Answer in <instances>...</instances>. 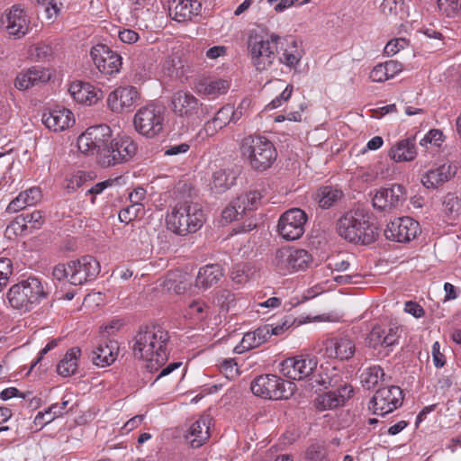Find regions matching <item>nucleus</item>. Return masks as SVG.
Masks as SVG:
<instances>
[{"label": "nucleus", "instance_id": "obj_6", "mask_svg": "<svg viewBox=\"0 0 461 461\" xmlns=\"http://www.w3.org/2000/svg\"><path fill=\"white\" fill-rule=\"evenodd\" d=\"M280 37L272 33L265 39L261 35L250 34L248 39V50L251 63L258 71L268 69L276 59V50Z\"/></svg>", "mask_w": 461, "mask_h": 461}, {"label": "nucleus", "instance_id": "obj_50", "mask_svg": "<svg viewBox=\"0 0 461 461\" xmlns=\"http://www.w3.org/2000/svg\"><path fill=\"white\" fill-rule=\"evenodd\" d=\"M230 278L237 284H243L249 280V267L244 264H239L233 267Z\"/></svg>", "mask_w": 461, "mask_h": 461}, {"label": "nucleus", "instance_id": "obj_7", "mask_svg": "<svg viewBox=\"0 0 461 461\" xmlns=\"http://www.w3.org/2000/svg\"><path fill=\"white\" fill-rule=\"evenodd\" d=\"M250 389L257 396L270 400H282L290 398L295 392L296 385L276 375H262L251 382Z\"/></svg>", "mask_w": 461, "mask_h": 461}, {"label": "nucleus", "instance_id": "obj_20", "mask_svg": "<svg viewBox=\"0 0 461 461\" xmlns=\"http://www.w3.org/2000/svg\"><path fill=\"white\" fill-rule=\"evenodd\" d=\"M373 206L379 211L391 210L402 204L405 201L404 187L393 185L389 188H381L375 194Z\"/></svg>", "mask_w": 461, "mask_h": 461}, {"label": "nucleus", "instance_id": "obj_36", "mask_svg": "<svg viewBox=\"0 0 461 461\" xmlns=\"http://www.w3.org/2000/svg\"><path fill=\"white\" fill-rule=\"evenodd\" d=\"M42 218L43 215L41 211L24 212L15 218L14 224L18 225L21 228V231L26 229L27 223H31L34 229H38L41 225Z\"/></svg>", "mask_w": 461, "mask_h": 461}, {"label": "nucleus", "instance_id": "obj_10", "mask_svg": "<svg viewBox=\"0 0 461 461\" xmlns=\"http://www.w3.org/2000/svg\"><path fill=\"white\" fill-rule=\"evenodd\" d=\"M137 151L133 140L126 135L117 136L111 140L109 148L99 157V165L104 167H113L128 162Z\"/></svg>", "mask_w": 461, "mask_h": 461}, {"label": "nucleus", "instance_id": "obj_29", "mask_svg": "<svg viewBox=\"0 0 461 461\" xmlns=\"http://www.w3.org/2000/svg\"><path fill=\"white\" fill-rule=\"evenodd\" d=\"M202 5L197 0H178L174 8H170L173 19L177 22L191 21L198 16Z\"/></svg>", "mask_w": 461, "mask_h": 461}, {"label": "nucleus", "instance_id": "obj_30", "mask_svg": "<svg viewBox=\"0 0 461 461\" xmlns=\"http://www.w3.org/2000/svg\"><path fill=\"white\" fill-rule=\"evenodd\" d=\"M415 140L405 139L398 141L389 151V156L395 162L411 161L416 158Z\"/></svg>", "mask_w": 461, "mask_h": 461}, {"label": "nucleus", "instance_id": "obj_3", "mask_svg": "<svg viewBox=\"0 0 461 461\" xmlns=\"http://www.w3.org/2000/svg\"><path fill=\"white\" fill-rule=\"evenodd\" d=\"M204 221L202 205L187 198L177 201L166 217L167 229L179 236L195 233Z\"/></svg>", "mask_w": 461, "mask_h": 461}, {"label": "nucleus", "instance_id": "obj_33", "mask_svg": "<svg viewBox=\"0 0 461 461\" xmlns=\"http://www.w3.org/2000/svg\"><path fill=\"white\" fill-rule=\"evenodd\" d=\"M230 82L225 79H211L205 80L199 84V91L212 98L224 95L230 88Z\"/></svg>", "mask_w": 461, "mask_h": 461}, {"label": "nucleus", "instance_id": "obj_2", "mask_svg": "<svg viewBox=\"0 0 461 461\" xmlns=\"http://www.w3.org/2000/svg\"><path fill=\"white\" fill-rule=\"evenodd\" d=\"M370 220L371 215L365 209L350 210L339 220L338 233L349 242L369 245L379 235L377 228Z\"/></svg>", "mask_w": 461, "mask_h": 461}, {"label": "nucleus", "instance_id": "obj_11", "mask_svg": "<svg viewBox=\"0 0 461 461\" xmlns=\"http://www.w3.org/2000/svg\"><path fill=\"white\" fill-rule=\"evenodd\" d=\"M173 112L188 120H201L211 112L209 106L200 103L199 100L187 91H178L171 97Z\"/></svg>", "mask_w": 461, "mask_h": 461}, {"label": "nucleus", "instance_id": "obj_22", "mask_svg": "<svg viewBox=\"0 0 461 461\" xmlns=\"http://www.w3.org/2000/svg\"><path fill=\"white\" fill-rule=\"evenodd\" d=\"M41 122L48 129L57 132L69 128L75 122V119L69 110L61 108L44 113Z\"/></svg>", "mask_w": 461, "mask_h": 461}, {"label": "nucleus", "instance_id": "obj_14", "mask_svg": "<svg viewBox=\"0 0 461 461\" xmlns=\"http://www.w3.org/2000/svg\"><path fill=\"white\" fill-rule=\"evenodd\" d=\"M316 357L296 356L285 359L280 365L282 375L292 380L310 379L317 368Z\"/></svg>", "mask_w": 461, "mask_h": 461}, {"label": "nucleus", "instance_id": "obj_8", "mask_svg": "<svg viewBox=\"0 0 461 461\" xmlns=\"http://www.w3.org/2000/svg\"><path fill=\"white\" fill-rule=\"evenodd\" d=\"M112 140V130L106 124L89 127L77 138L78 150L85 155H96L99 164L101 153L109 148Z\"/></svg>", "mask_w": 461, "mask_h": 461}, {"label": "nucleus", "instance_id": "obj_5", "mask_svg": "<svg viewBox=\"0 0 461 461\" xmlns=\"http://www.w3.org/2000/svg\"><path fill=\"white\" fill-rule=\"evenodd\" d=\"M47 294L39 278L29 277L12 285L7 293V299L13 308L27 312L46 298Z\"/></svg>", "mask_w": 461, "mask_h": 461}, {"label": "nucleus", "instance_id": "obj_45", "mask_svg": "<svg viewBox=\"0 0 461 461\" xmlns=\"http://www.w3.org/2000/svg\"><path fill=\"white\" fill-rule=\"evenodd\" d=\"M438 5L447 16L453 17L461 10V0H438Z\"/></svg>", "mask_w": 461, "mask_h": 461}, {"label": "nucleus", "instance_id": "obj_27", "mask_svg": "<svg viewBox=\"0 0 461 461\" xmlns=\"http://www.w3.org/2000/svg\"><path fill=\"white\" fill-rule=\"evenodd\" d=\"M223 276V271L220 265L211 264L200 268L195 279V286L206 290L219 282Z\"/></svg>", "mask_w": 461, "mask_h": 461}, {"label": "nucleus", "instance_id": "obj_40", "mask_svg": "<svg viewBox=\"0 0 461 461\" xmlns=\"http://www.w3.org/2000/svg\"><path fill=\"white\" fill-rule=\"evenodd\" d=\"M384 376V370L379 366H373L366 368L362 374V383L367 389H370L377 384Z\"/></svg>", "mask_w": 461, "mask_h": 461}, {"label": "nucleus", "instance_id": "obj_64", "mask_svg": "<svg viewBox=\"0 0 461 461\" xmlns=\"http://www.w3.org/2000/svg\"><path fill=\"white\" fill-rule=\"evenodd\" d=\"M14 86L19 90H27L33 86L28 70L25 73L19 74L14 81Z\"/></svg>", "mask_w": 461, "mask_h": 461}, {"label": "nucleus", "instance_id": "obj_12", "mask_svg": "<svg viewBox=\"0 0 461 461\" xmlns=\"http://www.w3.org/2000/svg\"><path fill=\"white\" fill-rule=\"evenodd\" d=\"M402 391L399 386L391 385L378 389L368 403L369 410L379 416H384L396 410L402 402Z\"/></svg>", "mask_w": 461, "mask_h": 461}, {"label": "nucleus", "instance_id": "obj_26", "mask_svg": "<svg viewBox=\"0 0 461 461\" xmlns=\"http://www.w3.org/2000/svg\"><path fill=\"white\" fill-rule=\"evenodd\" d=\"M326 350L330 357L348 360L355 354L356 345L350 338L345 336L330 340Z\"/></svg>", "mask_w": 461, "mask_h": 461}, {"label": "nucleus", "instance_id": "obj_48", "mask_svg": "<svg viewBox=\"0 0 461 461\" xmlns=\"http://www.w3.org/2000/svg\"><path fill=\"white\" fill-rule=\"evenodd\" d=\"M69 403L68 400L63 398L61 403H53L48 408L49 417L47 422H51L55 419L63 416L66 413V409Z\"/></svg>", "mask_w": 461, "mask_h": 461}, {"label": "nucleus", "instance_id": "obj_23", "mask_svg": "<svg viewBox=\"0 0 461 461\" xmlns=\"http://www.w3.org/2000/svg\"><path fill=\"white\" fill-rule=\"evenodd\" d=\"M71 96L77 103L92 105L103 96V92L89 83L74 82L68 89Z\"/></svg>", "mask_w": 461, "mask_h": 461}, {"label": "nucleus", "instance_id": "obj_60", "mask_svg": "<svg viewBox=\"0 0 461 461\" xmlns=\"http://www.w3.org/2000/svg\"><path fill=\"white\" fill-rule=\"evenodd\" d=\"M350 261L348 258L344 257H337L336 258H333L329 266L332 270L339 271V272H344L349 269L350 267Z\"/></svg>", "mask_w": 461, "mask_h": 461}, {"label": "nucleus", "instance_id": "obj_63", "mask_svg": "<svg viewBox=\"0 0 461 461\" xmlns=\"http://www.w3.org/2000/svg\"><path fill=\"white\" fill-rule=\"evenodd\" d=\"M294 323L293 317H285L281 324L270 325V335H280L285 330H288Z\"/></svg>", "mask_w": 461, "mask_h": 461}, {"label": "nucleus", "instance_id": "obj_49", "mask_svg": "<svg viewBox=\"0 0 461 461\" xmlns=\"http://www.w3.org/2000/svg\"><path fill=\"white\" fill-rule=\"evenodd\" d=\"M444 210L448 214L457 213L461 208V201L454 194H447L443 200Z\"/></svg>", "mask_w": 461, "mask_h": 461}, {"label": "nucleus", "instance_id": "obj_4", "mask_svg": "<svg viewBox=\"0 0 461 461\" xmlns=\"http://www.w3.org/2000/svg\"><path fill=\"white\" fill-rule=\"evenodd\" d=\"M240 153L250 167L259 172L270 168L277 158L274 144L266 137L258 135L242 139Z\"/></svg>", "mask_w": 461, "mask_h": 461}, {"label": "nucleus", "instance_id": "obj_38", "mask_svg": "<svg viewBox=\"0 0 461 461\" xmlns=\"http://www.w3.org/2000/svg\"><path fill=\"white\" fill-rule=\"evenodd\" d=\"M314 404L319 411H325L340 406L341 400L338 398L336 392L330 391L319 395L315 399Z\"/></svg>", "mask_w": 461, "mask_h": 461}, {"label": "nucleus", "instance_id": "obj_37", "mask_svg": "<svg viewBox=\"0 0 461 461\" xmlns=\"http://www.w3.org/2000/svg\"><path fill=\"white\" fill-rule=\"evenodd\" d=\"M290 249H279L275 253L272 264L278 272L285 275L286 273H290Z\"/></svg>", "mask_w": 461, "mask_h": 461}, {"label": "nucleus", "instance_id": "obj_39", "mask_svg": "<svg viewBox=\"0 0 461 461\" xmlns=\"http://www.w3.org/2000/svg\"><path fill=\"white\" fill-rule=\"evenodd\" d=\"M312 381L311 385L312 388L315 387V384L318 385H321L324 387L325 389L328 388H334L335 386L339 385V382H341V376L335 373L333 375H329L327 373L325 374H319V375H312L310 378Z\"/></svg>", "mask_w": 461, "mask_h": 461}, {"label": "nucleus", "instance_id": "obj_28", "mask_svg": "<svg viewBox=\"0 0 461 461\" xmlns=\"http://www.w3.org/2000/svg\"><path fill=\"white\" fill-rule=\"evenodd\" d=\"M269 336L270 330L268 325L260 327L254 331L247 332L244 334L240 344L235 347L234 350L240 354L244 351L255 348L266 342Z\"/></svg>", "mask_w": 461, "mask_h": 461}, {"label": "nucleus", "instance_id": "obj_56", "mask_svg": "<svg viewBox=\"0 0 461 461\" xmlns=\"http://www.w3.org/2000/svg\"><path fill=\"white\" fill-rule=\"evenodd\" d=\"M146 195L145 189L141 187L135 188L129 195L130 201L132 203L131 208L136 209L138 212L142 208L141 201L144 200Z\"/></svg>", "mask_w": 461, "mask_h": 461}, {"label": "nucleus", "instance_id": "obj_51", "mask_svg": "<svg viewBox=\"0 0 461 461\" xmlns=\"http://www.w3.org/2000/svg\"><path fill=\"white\" fill-rule=\"evenodd\" d=\"M384 336V330L380 326H375L367 336V343L372 348L378 346L384 347L383 337Z\"/></svg>", "mask_w": 461, "mask_h": 461}, {"label": "nucleus", "instance_id": "obj_25", "mask_svg": "<svg viewBox=\"0 0 461 461\" xmlns=\"http://www.w3.org/2000/svg\"><path fill=\"white\" fill-rule=\"evenodd\" d=\"M119 346L115 340L102 341L92 352L94 365L104 367L113 364L117 357Z\"/></svg>", "mask_w": 461, "mask_h": 461}, {"label": "nucleus", "instance_id": "obj_24", "mask_svg": "<svg viewBox=\"0 0 461 461\" xmlns=\"http://www.w3.org/2000/svg\"><path fill=\"white\" fill-rule=\"evenodd\" d=\"M210 424L211 418L208 415L202 416L191 424L185 435V438L193 448L202 447L209 439Z\"/></svg>", "mask_w": 461, "mask_h": 461}, {"label": "nucleus", "instance_id": "obj_13", "mask_svg": "<svg viewBox=\"0 0 461 461\" xmlns=\"http://www.w3.org/2000/svg\"><path fill=\"white\" fill-rule=\"evenodd\" d=\"M307 214L299 208L285 212L279 218L277 231L286 240L300 239L304 233Z\"/></svg>", "mask_w": 461, "mask_h": 461}, {"label": "nucleus", "instance_id": "obj_17", "mask_svg": "<svg viewBox=\"0 0 461 461\" xmlns=\"http://www.w3.org/2000/svg\"><path fill=\"white\" fill-rule=\"evenodd\" d=\"M90 56L95 66L101 73L112 76L120 71L122 57L108 46L104 44L94 46L90 51Z\"/></svg>", "mask_w": 461, "mask_h": 461}, {"label": "nucleus", "instance_id": "obj_46", "mask_svg": "<svg viewBox=\"0 0 461 461\" xmlns=\"http://www.w3.org/2000/svg\"><path fill=\"white\" fill-rule=\"evenodd\" d=\"M327 452L323 445L319 443L312 444L306 450L305 456L311 461H323Z\"/></svg>", "mask_w": 461, "mask_h": 461}, {"label": "nucleus", "instance_id": "obj_42", "mask_svg": "<svg viewBox=\"0 0 461 461\" xmlns=\"http://www.w3.org/2000/svg\"><path fill=\"white\" fill-rule=\"evenodd\" d=\"M232 105L226 104L216 113L212 119L218 124V127L223 128L230 122H232Z\"/></svg>", "mask_w": 461, "mask_h": 461}, {"label": "nucleus", "instance_id": "obj_34", "mask_svg": "<svg viewBox=\"0 0 461 461\" xmlns=\"http://www.w3.org/2000/svg\"><path fill=\"white\" fill-rule=\"evenodd\" d=\"M312 255L305 249H291L290 273L306 270L312 264Z\"/></svg>", "mask_w": 461, "mask_h": 461}, {"label": "nucleus", "instance_id": "obj_16", "mask_svg": "<svg viewBox=\"0 0 461 461\" xmlns=\"http://www.w3.org/2000/svg\"><path fill=\"white\" fill-rule=\"evenodd\" d=\"M420 224L411 217H401L391 221L384 230L387 240L396 242H409L420 232Z\"/></svg>", "mask_w": 461, "mask_h": 461}, {"label": "nucleus", "instance_id": "obj_52", "mask_svg": "<svg viewBox=\"0 0 461 461\" xmlns=\"http://www.w3.org/2000/svg\"><path fill=\"white\" fill-rule=\"evenodd\" d=\"M222 219L226 222H231L233 221H237L242 218V214L239 208L236 206L234 201H232L223 211L221 213Z\"/></svg>", "mask_w": 461, "mask_h": 461}, {"label": "nucleus", "instance_id": "obj_62", "mask_svg": "<svg viewBox=\"0 0 461 461\" xmlns=\"http://www.w3.org/2000/svg\"><path fill=\"white\" fill-rule=\"evenodd\" d=\"M369 77L372 81L379 83L389 79L383 63L375 66Z\"/></svg>", "mask_w": 461, "mask_h": 461}, {"label": "nucleus", "instance_id": "obj_61", "mask_svg": "<svg viewBox=\"0 0 461 461\" xmlns=\"http://www.w3.org/2000/svg\"><path fill=\"white\" fill-rule=\"evenodd\" d=\"M292 93H293V86L287 85L286 87L285 88V90L280 94V95L277 96L276 98H275L274 100H272L271 103L268 104V106L271 109H275V108L281 106L282 102H286L290 99Z\"/></svg>", "mask_w": 461, "mask_h": 461}, {"label": "nucleus", "instance_id": "obj_55", "mask_svg": "<svg viewBox=\"0 0 461 461\" xmlns=\"http://www.w3.org/2000/svg\"><path fill=\"white\" fill-rule=\"evenodd\" d=\"M87 177L88 176L85 172H77L68 180L67 188L71 191H76L83 185V184L87 180Z\"/></svg>", "mask_w": 461, "mask_h": 461}, {"label": "nucleus", "instance_id": "obj_53", "mask_svg": "<svg viewBox=\"0 0 461 461\" xmlns=\"http://www.w3.org/2000/svg\"><path fill=\"white\" fill-rule=\"evenodd\" d=\"M443 141V133L439 130H430L424 138L420 140V145L425 146L427 143L433 144L435 146H440Z\"/></svg>", "mask_w": 461, "mask_h": 461}, {"label": "nucleus", "instance_id": "obj_1", "mask_svg": "<svg viewBox=\"0 0 461 461\" xmlns=\"http://www.w3.org/2000/svg\"><path fill=\"white\" fill-rule=\"evenodd\" d=\"M169 338L168 332L159 326L141 327L133 338V356L146 361L150 373L158 371L168 358Z\"/></svg>", "mask_w": 461, "mask_h": 461}, {"label": "nucleus", "instance_id": "obj_41", "mask_svg": "<svg viewBox=\"0 0 461 461\" xmlns=\"http://www.w3.org/2000/svg\"><path fill=\"white\" fill-rule=\"evenodd\" d=\"M404 0H384L380 10L386 17H396L403 12Z\"/></svg>", "mask_w": 461, "mask_h": 461}, {"label": "nucleus", "instance_id": "obj_18", "mask_svg": "<svg viewBox=\"0 0 461 461\" xmlns=\"http://www.w3.org/2000/svg\"><path fill=\"white\" fill-rule=\"evenodd\" d=\"M139 100L140 94L136 87L121 86L109 94L107 104L113 112L122 113L130 111Z\"/></svg>", "mask_w": 461, "mask_h": 461}, {"label": "nucleus", "instance_id": "obj_54", "mask_svg": "<svg viewBox=\"0 0 461 461\" xmlns=\"http://www.w3.org/2000/svg\"><path fill=\"white\" fill-rule=\"evenodd\" d=\"M190 149V145L188 143H179L166 146L163 149L164 155L168 157L178 156L181 154H185Z\"/></svg>", "mask_w": 461, "mask_h": 461}, {"label": "nucleus", "instance_id": "obj_9", "mask_svg": "<svg viewBox=\"0 0 461 461\" xmlns=\"http://www.w3.org/2000/svg\"><path fill=\"white\" fill-rule=\"evenodd\" d=\"M164 107L149 104L140 108L134 115L133 124L136 131L143 136L153 138L158 135L164 126Z\"/></svg>", "mask_w": 461, "mask_h": 461}, {"label": "nucleus", "instance_id": "obj_21", "mask_svg": "<svg viewBox=\"0 0 461 461\" xmlns=\"http://www.w3.org/2000/svg\"><path fill=\"white\" fill-rule=\"evenodd\" d=\"M2 23L9 36L15 39L23 37L29 32V21L24 10L17 5H14L2 17Z\"/></svg>", "mask_w": 461, "mask_h": 461}, {"label": "nucleus", "instance_id": "obj_35", "mask_svg": "<svg viewBox=\"0 0 461 461\" xmlns=\"http://www.w3.org/2000/svg\"><path fill=\"white\" fill-rule=\"evenodd\" d=\"M233 177H230V174L224 169H219L212 175L211 181V189L216 193H223L230 188L233 183Z\"/></svg>", "mask_w": 461, "mask_h": 461}, {"label": "nucleus", "instance_id": "obj_43", "mask_svg": "<svg viewBox=\"0 0 461 461\" xmlns=\"http://www.w3.org/2000/svg\"><path fill=\"white\" fill-rule=\"evenodd\" d=\"M28 73L33 86L40 83H46L50 79L51 77L48 69L39 66L31 68L28 69Z\"/></svg>", "mask_w": 461, "mask_h": 461}, {"label": "nucleus", "instance_id": "obj_47", "mask_svg": "<svg viewBox=\"0 0 461 461\" xmlns=\"http://www.w3.org/2000/svg\"><path fill=\"white\" fill-rule=\"evenodd\" d=\"M13 273V265L9 258H0V292L6 285L10 276Z\"/></svg>", "mask_w": 461, "mask_h": 461}, {"label": "nucleus", "instance_id": "obj_57", "mask_svg": "<svg viewBox=\"0 0 461 461\" xmlns=\"http://www.w3.org/2000/svg\"><path fill=\"white\" fill-rule=\"evenodd\" d=\"M220 368L227 378H233L238 375L237 364L233 359H224Z\"/></svg>", "mask_w": 461, "mask_h": 461}, {"label": "nucleus", "instance_id": "obj_19", "mask_svg": "<svg viewBox=\"0 0 461 461\" xmlns=\"http://www.w3.org/2000/svg\"><path fill=\"white\" fill-rule=\"evenodd\" d=\"M456 174V167L450 162L436 165L421 175L420 182L427 189L435 190L451 180Z\"/></svg>", "mask_w": 461, "mask_h": 461}, {"label": "nucleus", "instance_id": "obj_31", "mask_svg": "<svg viewBox=\"0 0 461 461\" xmlns=\"http://www.w3.org/2000/svg\"><path fill=\"white\" fill-rule=\"evenodd\" d=\"M342 197V191L331 185L320 187L315 194V200L318 202L320 207L323 209H329L334 206Z\"/></svg>", "mask_w": 461, "mask_h": 461}, {"label": "nucleus", "instance_id": "obj_58", "mask_svg": "<svg viewBox=\"0 0 461 461\" xmlns=\"http://www.w3.org/2000/svg\"><path fill=\"white\" fill-rule=\"evenodd\" d=\"M336 394L339 399L341 400V405L344 404L345 401L351 397L353 393V388L350 384L346 383L339 382V385L334 387Z\"/></svg>", "mask_w": 461, "mask_h": 461}, {"label": "nucleus", "instance_id": "obj_15", "mask_svg": "<svg viewBox=\"0 0 461 461\" xmlns=\"http://www.w3.org/2000/svg\"><path fill=\"white\" fill-rule=\"evenodd\" d=\"M69 283L80 285L94 280L100 272V265L92 256H83L68 262Z\"/></svg>", "mask_w": 461, "mask_h": 461}, {"label": "nucleus", "instance_id": "obj_44", "mask_svg": "<svg viewBox=\"0 0 461 461\" xmlns=\"http://www.w3.org/2000/svg\"><path fill=\"white\" fill-rule=\"evenodd\" d=\"M294 50H285L283 56L280 58V61L286 66L293 68L295 67L303 58V51L296 49V42L294 41Z\"/></svg>", "mask_w": 461, "mask_h": 461}, {"label": "nucleus", "instance_id": "obj_32", "mask_svg": "<svg viewBox=\"0 0 461 461\" xmlns=\"http://www.w3.org/2000/svg\"><path fill=\"white\" fill-rule=\"evenodd\" d=\"M81 355V349L77 347L70 348L59 361L57 372L63 377L74 375L77 369V360Z\"/></svg>", "mask_w": 461, "mask_h": 461}, {"label": "nucleus", "instance_id": "obj_59", "mask_svg": "<svg viewBox=\"0 0 461 461\" xmlns=\"http://www.w3.org/2000/svg\"><path fill=\"white\" fill-rule=\"evenodd\" d=\"M20 194L23 197L28 206L35 204L41 197V192L37 187L30 188L20 193Z\"/></svg>", "mask_w": 461, "mask_h": 461}]
</instances>
